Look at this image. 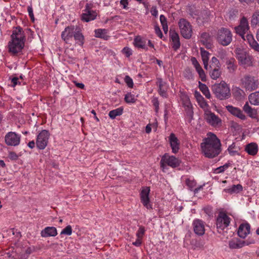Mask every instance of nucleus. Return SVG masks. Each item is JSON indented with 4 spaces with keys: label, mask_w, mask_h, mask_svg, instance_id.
Returning a JSON list of instances; mask_svg holds the SVG:
<instances>
[{
    "label": "nucleus",
    "mask_w": 259,
    "mask_h": 259,
    "mask_svg": "<svg viewBox=\"0 0 259 259\" xmlns=\"http://www.w3.org/2000/svg\"><path fill=\"white\" fill-rule=\"evenodd\" d=\"M201 151L204 156L212 158L218 156L221 152V143L217 136L212 133L207 134L206 137L200 144Z\"/></svg>",
    "instance_id": "nucleus-1"
},
{
    "label": "nucleus",
    "mask_w": 259,
    "mask_h": 259,
    "mask_svg": "<svg viewBox=\"0 0 259 259\" xmlns=\"http://www.w3.org/2000/svg\"><path fill=\"white\" fill-rule=\"evenodd\" d=\"M25 40L22 29L20 27L16 28L11 35V40L8 44L9 52L14 55L21 52L24 47Z\"/></svg>",
    "instance_id": "nucleus-2"
},
{
    "label": "nucleus",
    "mask_w": 259,
    "mask_h": 259,
    "mask_svg": "<svg viewBox=\"0 0 259 259\" xmlns=\"http://www.w3.org/2000/svg\"><path fill=\"white\" fill-rule=\"evenodd\" d=\"M61 37L66 44H71L73 37L76 43L80 46H82L84 42V36L81 32V29L76 25L66 27L61 33Z\"/></svg>",
    "instance_id": "nucleus-3"
},
{
    "label": "nucleus",
    "mask_w": 259,
    "mask_h": 259,
    "mask_svg": "<svg viewBox=\"0 0 259 259\" xmlns=\"http://www.w3.org/2000/svg\"><path fill=\"white\" fill-rule=\"evenodd\" d=\"M212 90L216 97L220 100L227 99L231 96L230 88L224 81L214 84L212 87Z\"/></svg>",
    "instance_id": "nucleus-4"
},
{
    "label": "nucleus",
    "mask_w": 259,
    "mask_h": 259,
    "mask_svg": "<svg viewBox=\"0 0 259 259\" xmlns=\"http://www.w3.org/2000/svg\"><path fill=\"white\" fill-rule=\"evenodd\" d=\"M160 164L162 171L166 172L168 169V166L172 168L178 167L180 164V160L173 155L165 153L161 157Z\"/></svg>",
    "instance_id": "nucleus-5"
},
{
    "label": "nucleus",
    "mask_w": 259,
    "mask_h": 259,
    "mask_svg": "<svg viewBox=\"0 0 259 259\" xmlns=\"http://www.w3.org/2000/svg\"><path fill=\"white\" fill-rule=\"evenodd\" d=\"M241 84L246 91L251 92L258 88L259 81L256 77L246 74L241 78Z\"/></svg>",
    "instance_id": "nucleus-6"
},
{
    "label": "nucleus",
    "mask_w": 259,
    "mask_h": 259,
    "mask_svg": "<svg viewBox=\"0 0 259 259\" xmlns=\"http://www.w3.org/2000/svg\"><path fill=\"white\" fill-rule=\"evenodd\" d=\"M233 35L228 28L222 27L218 31L216 36L217 41L223 46H227L232 41Z\"/></svg>",
    "instance_id": "nucleus-7"
},
{
    "label": "nucleus",
    "mask_w": 259,
    "mask_h": 259,
    "mask_svg": "<svg viewBox=\"0 0 259 259\" xmlns=\"http://www.w3.org/2000/svg\"><path fill=\"white\" fill-rule=\"evenodd\" d=\"M236 58L241 65L247 67L252 65V58L246 52L240 48H237L235 50Z\"/></svg>",
    "instance_id": "nucleus-8"
},
{
    "label": "nucleus",
    "mask_w": 259,
    "mask_h": 259,
    "mask_svg": "<svg viewBox=\"0 0 259 259\" xmlns=\"http://www.w3.org/2000/svg\"><path fill=\"white\" fill-rule=\"evenodd\" d=\"M178 25L182 35L186 39H189L192 34V28L190 23L185 19L179 20Z\"/></svg>",
    "instance_id": "nucleus-9"
},
{
    "label": "nucleus",
    "mask_w": 259,
    "mask_h": 259,
    "mask_svg": "<svg viewBox=\"0 0 259 259\" xmlns=\"http://www.w3.org/2000/svg\"><path fill=\"white\" fill-rule=\"evenodd\" d=\"M97 15L98 13L96 11L93 10V4L91 3L87 4L81 15V20L88 22L96 19Z\"/></svg>",
    "instance_id": "nucleus-10"
},
{
    "label": "nucleus",
    "mask_w": 259,
    "mask_h": 259,
    "mask_svg": "<svg viewBox=\"0 0 259 259\" xmlns=\"http://www.w3.org/2000/svg\"><path fill=\"white\" fill-rule=\"evenodd\" d=\"M50 133L47 130L41 131L37 135L36 145L40 150L44 149L48 145Z\"/></svg>",
    "instance_id": "nucleus-11"
},
{
    "label": "nucleus",
    "mask_w": 259,
    "mask_h": 259,
    "mask_svg": "<svg viewBox=\"0 0 259 259\" xmlns=\"http://www.w3.org/2000/svg\"><path fill=\"white\" fill-rule=\"evenodd\" d=\"M204 118L206 121L213 127H218L222 124L221 119L210 110L204 113Z\"/></svg>",
    "instance_id": "nucleus-12"
},
{
    "label": "nucleus",
    "mask_w": 259,
    "mask_h": 259,
    "mask_svg": "<svg viewBox=\"0 0 259 259\" xmlns=\"http://www.w3.org/2000/svg\"><path fill=\"white\" fill-rule=\"evenodd\" d=\"M230 218L224 212H220L217 217L216 225L218 229L223 230L230 225Z\"/></svg>",
    "instance_id": "nucleus-13"
},
{
    "label": "nucleus",
    "mask_w": 259,
    "mask_h": 259,
    "mask_svg": "<svg viewBox=\"0 0 259 259\" xmlns=\"http://www.w3.org/2000/svg\"><path fill=\"white\" fill-rule=\"evenodd\" d=\"M21 137L20 135L10 132L5 136V142L7 145L16 146L20 144Z\"/></svg>",
    "instance_id": "nucleus-14"
},
{
    "label": "nucleus",
    "mask_w": 259,
    "mask_h": 259,
    "mask_svg": "<svg viewBox=\"0 0 259 259\" xmlns=\"http://www.w3.org/2000/svg\"><path fill=\"white\" fill-rule=\"evenodd\" d=\"M194 232L199 236H202L205 233V222L202 220L196 219L192 222Z\"/></svg>",
    "instance_id": "nucleus-15"
},
{
    "label": "nucleus",
    "mask_w": 259,
    "mask_h": 259,
    "mask_svg": "<svg viewBox=\"0 0 259 259\" xmlns=\"http://www.w3.org/2000/svg\"><path fill=\"white\" fill-rule=\"evenodd\" d=\"M134 44L136 47L142 49L146 51H147L148 49L147 47V44H148V46L151 48H153L154 47V45L152 43L150 40H147L145 38H142L140 36H136L134 38Z\"/></svg>",
    "instance_id": "nucleus-16"
},
{
    "label": "nucleus",
    "mask_w": 259,
    "mask_h": 259,
    "mask_svg": "<svg viewBox=\"0 0 259 259\" xmlns=\"http://www.w3.org/2000/svg\"><path fill=\"white\" fill-rule=\"evenodd\" d=\"M254 241H244L241 240L238 238H233L229 241L228 244L229 248L233 249L242 248L245 245H248L250 244L254 243Z\"/></svg>",
    "instance_id": "nucleus-17"
},
{
    "label": "nucleus",
    "mask_w": 259,
    "mask_h": 259,
    "mask_svg": "<svg viewBox=\"0 0 259 259\" xmlns=\"http://www.w3.org/2000/svg\"><path fill=\"white\" fill-rule=\"evenodd\" d=\"M249 29L248 22L247 19L243 17L240 22V24L235 27L236 32L240 36H243L248 32Z\"/></svg>",
    "instance_id": "nucleus-18"
},
{
    "label": "nucleus",
    "mask_w": 259,
    "mask_h": 259,
    "mask_svg": "<svg viewBox=\"0 0 259 259\" xmlns=\"http://www.w3.org/2000/svg\"><path fill=\"white\" fill-rule=\"evenodd\" d=\"M168 142L173 153H177L180 149V143L174 133H171L168 137Z\"/></svg>",
    "instance_id": "nucleus-19"
},
{
    "label": "nucleus",
    "mask_w": 259,
    "mask_h": 259,
    "mask_svg": "<svg viewBox=\"0 0 259 259\" xmlns=\"http://www.w3.org/2000/svg\"><path fill=\"white\" fill-rule=\"evenodd\" d=\"M149 192L150 189L147 187L143 189L140 194L141 202L147 209L151 208V205L149 203Z\"/></svg>",
    "instance_id": "nucleus-20"
},
{
    "label": "nucleus",
    "mask_w": 259,
    "mask_h": 259,
    "mask_svg": "<svg viewBox=\"0 0 259 259\" xmlns=\"http://www.w3.org/2000/svg\"><path fill=\"white\" fill-rule=\"evenodd\" d=\"M226 108L231 114L237 117L240 119L245 120L246 119V116L239 108L231 105H228Z\"/></svg>",
    "instance_id": "nucleus-21"
},
{
    "label": "nucleus",
    "mask_w": 259,
    "mask_h": 259,
    "mask_svg": "<svg viewBox=\"0 0 259 259\" xmlns=\"http://www.w3.org/2000/svg\"><path fill=\"white\" fill-rule=\"evenodd\" d=\"M169 35L172 42V48L175 51H177L181 46L179 35L175 30L171 29L169 31Z\"/></svg>",
    "instance_id": "nucleus-22"
},
{
    "label": "nucleus",
    "mask_w": 259,
    "mask_h": 259,
    "mask_svg": "<svg viewBox=\"0 0 259 259\" xmlns=\"http://www.w3.org/2000/svg\"><path fill=\"white\" fill-rule=\"evenodd\" d=\"M157 85L158 86V93L159 95L164 98L167 97V94L166 93L167 85L166 83L163 81L161 78H158L156 82Z\"/></svg>",
    "instance_id": "nucleus-23"
},
{
    "label": "nucleus",
    "mask_w": 259,
    "mask_h": 259,
    "mask_svg": "<svg viewBox=\"0 0 259 259\" xmlns=\"http://www.w3.org/2000/svg\"><path fill=\"white\" fill-rule=\"evenodd\" d=\"M42 237H55L57 235V231L54 227H47L40 233Z\"/></svg>",
    "instance_id": "nucleus-24"
},
{
    "label": "nucleus",
    "mask_w": 259,
    "mask_h": 259,
    "mask_svg": "<svg viewBox=\"0 0 259 259\" xmlns=\"http://www.w3.org/2000/svg\"><path fill=\"white\" fill-rule=\"evenodd\" d=\"M250 226L248 224H243L240 225L238 229V236L242 238H245L250 233Z\"/></svg>",
    "instance_id": "nucleus-25"
},
{
    "label": "nucleus",
    "mask_w": 259,
    "mask_h": 259,
    "mask_svg": "<svg viewBox=\"0 0 259 259\" xmlns=\"http://www.w3.org/2000/svg\"><path fill=\"white\" fill-rule=\"evenodd\" d=\"M200 41L206 48L210 49L211 48L212 37L209 33L207 32L202 33L201 35Z\"/></svg>",
    "instance_id": "nucleus-26"
},
{
    "label": "nucleus",
    "mask_w": 259,
    "mask_h": 259,
    "mask_svg": "<svg viewBox=\"0 0 259 259\" xmlns=\"http://www.w3.org/2000/svg\"><path fill=\"white\" fill-rule=\"evenodd\" d=\"M258 150V145L255 143H250L247 144L245 147V151L250 155H255Z\"/></svg>",
    "instance_id": "nucleus-27"
},
{
    "label": "nucleus",
    "mask_w": 259,
    "mask_h": 259,
    "mask_svg": "<svg viewBox=\"0 0 259 259\" xmlns=\"http://www.w3.org/2000/svg\"><path fill=\"white\" fill-rule=\"evenodd\" d=\"M209 68V74L211 79L217 80L220 77L222 74L221 67Z\"/></svg>",
    "instance_id": "nucleus-28"
},
{
    "label": "nucleus",
    "mask_w": 259,
    "mask_h": 259,
    "mask_svg": "<svg viewBox=\"0 0 259 259\" xmlns=\"http://www.w3.org/2000/svg\"><path fill=\"white\" fill-rule=\"evenodd\" d=\"M243 111L247 114V115L252 118H255L257 116V111L254 108H252L248 104V102H246L243 107Z\"/></svg>",
    "instance_id": "nucleus-29"
},
{
    "label": "nucleus",
    "mask_w": 259,
    "mask_h": 259,
    "mask_svg": "<svg viewBox=\"0 0 259 259\" xmlns=\"http://www.w3.org/2000/svg\"><path fill=\"white\" fill-rule=\"evenodd\" d=\"M227 68L230 73L234 72L237 69L235 59L233 57H230L226 61Z\"/></svg>",
    "instance_id": "nucleus-30"
},
{
    "label": "nucleus",
    "mask_w": 259,
    "mask_h": 259,
    "mask_svg": "<svg viewBox=\"0 0 259 259\" xmlns=\"http://www.w3.org/2000/svg\"><path fill=\"white\" fill-rule=\"evenodd\" d=\"M243 190V187L240 184L233 185L232 186L225 189L224 191L227 193L233 194V193H238L242 191Z\"/></svg>",
    "instance_id": "nucleus-31"
},
{
    "label": "nucleus",
    "mask_w": 259,
    "mask_h": 259,
    "mask_svg": "<svg viewBox=\"0 0 259 259\" xmlns=\"http://www.w3.org/2000/svg\"><path fill=\"white\" fill-rule=\"evenodd\" d=\"M227 150L229 154L232 156L239 155L240 148L239 146H237L234 143L230 145Z\"/></svg>",
    "instance_id": "nucleus-32"
},
{
    "label": "nucleus",
    "mask_w": 259,
    "mask_h": 259,
    "mask_svg": "<svg viewBox=\"0 0 259 259\" xmlns=\"http://www.w3.org/2000/svg\"><path fill=\"white\" fill-rule=\"evenodd\" d=\"M250 103L253 105H259V91L250 94L248 96Z\"/></svg>",
    "instance_id": "nucleus-33"
},
{
    "label": "nucleus",
    "mask_w": 259,
    "mask_h": 259,
    "mask_svg": "<svg viewBox=\"0 0 259 259\" xmlns=\"http://www.w3.org/2000/svg\"><path fill=\"white\" fill-rule=\"evenodd\" d=\"M95 36L96 37L107 39L109 36L107 35V30L105 29H97L95 30Z\"/></svg>",
    "instance_id": "nucleus-34"
},
{
    "label": "nucleus",
    "mask_w": 259,
    "mask_h": 259,
    "mask_svg": "<svg viewBox=\"0 0 259 259\" xmlns=\"http://www.w3.org/2000/svg\"><path fill=\"white\" fill-rule=\"evenodd\" d=\"M199 88L206 98L209 99L211 97L210 92L206 84L199 81Z\"/></svg>",
    "instance_id": "nucleus-35"
},
{
    "label": "nucleus",
    "mask_w": 259,
    "mask_h": 259,
    "mask_svg": "<svg viewBox=\"0 0 259 259\" xmlns=\"http://www.w3.org/2000/svg\"><path fill=\"white\" fill-rule=\"evenodd\" d=\"M123 109L121 108H118L114 110H111L109 113V116L110 118L113 119L117 116H119L122 114Z\"/></svg>",
    "instance_id": "nucleus-36"
},
{
    "label": "nucleus",
    "mask_w": 259,
    "mask_h": 259,
    "mask_svg": "<svg viewBox=\"0 0 259 259\" xmlns=\"http://www.w3.org/2000/svg\"><path fill=\"white\" fill-rule=\"evenodd\" d=\"M242 38L246 42H248L250 47H251L256 41L254 39L253 35L251 34H243V36H241Z\"/></svg>",
    "instance_id": "nucleus-37"
},
{
    "label": "nucleus",
    "mask_w": 259,
    "mask_h": 259,
    "mask_svg": "<svg viewBox=\"0 0 259 259\" xmlns=\"http://www.w3.org/2000/svg\"><path fill=\"white\" fill-rule=\"evenodd\" d=\"M199 106L203 110L204 113L209 111V105L204 98L197 101Z\"/></svg>",
    "instance_id": "nucleus-38"
},
{
    "label": "nucleus",
    "mask_w": 259,
    "mask_h": 259,
    "mask_svg": "<svg viewBox=\"0 0 259 259\" xmlns=\"http://www.w3.org/2000/svg\"><path fill=\"white\" fill-rule=\"evenodd\" d=\"M251 24L253 26H259V12L253 13L251 20Z\"/></svg>",
    "instance_id": "nucleus-39"
},
{
    "label": "nucleus",
    "mask_w": 259,
    "mask_h": 259,
    "mask_svg": "<svg viewBox=\"0 0 259 259\" xmlns=\"http://www.w3.org/2000/svg\"><path fill=\"white\" fill-rule=\"evenodd\" d=\"M125 101L128 104L134 103L136 101V98L134 95L132 94L131 93H128L125 95Z\"/></svg>",
    "instance_id": "nucleus-40"
},
{
    "label": "nucleus",
    "mask_w": 259,
    "mask_h": 259,
    "mask_svg": "<svg viewBox=\"0 0 259 259\" xmlns=\"http://www.w3.org/2000/svg\"><path fill=\"white\" fill-rule=\"evenodd\" d=\"M200 53L201 56L202 60L203 62H206L209 61L210 54L203 48H200Z\"/></svg>",
    "instance_id": "nucleus-41"
},
{
    "label": "nucleus",
    "mask_w": 259,
    "mask_h": 259,
    "mask_svg": "<svg viewBox=\"0 0 259 259\" xmlns=\"http://www.w3.org/2000/svg\"><path fill=\"white\" fill-rule=\"evenodd\" d=\"M184 76L185 78L188 80L194 79V75L192 70L190 68H186L185 69L183 73Z\"/></svg>",
    "instance_id": "nucleus-42"
},
{
    "label": "nucleus",
    "mask_w": 259,
    "mask_h": 259,
    "mask_svg": "<svg viewBox=\"0 0 259 259\" xmlns=\"http://www.w3.org/2000/svg\"><path fill=\"white\" fill-rule=\"evenodd\" d=\"M231 164L230 162H228L225 163L224 165L221 166L218 168H217L214 170V172L216 174H220L224 172L230 166H231Z\"/></svg>",
    "instance_id": "nucleus-43"
},
{
    "label": "nucleus",
    "mask_w": 259,
    "mask_h": 259,
    "mask_svg": "<svg viewBox=\"0 0 259 259\" xmlns=\"http://www.w3.org/2000/svg\"><path fill=\"white\" fill-rule=\"evenodd\" d=\"M215 67H221V65L219 60L215 57H213L211 58L210 61L209 68H213Z\"/></svg>",
    "instance_id": "nucleus-44"
},
{
    "label": "nucleus",
    "mask_w": 259,
    "mask_h": 259,
    "mask_svg": "<svg viewBox=\"0 0 259 259\" xmlns=\"http://www.w3.org/2000/svg\"><path fill=\"white\" fill-rule=\"evenodd\" d=\"M217 56L218 58H219L221 60H222L223 61H226L227 59L229 58L227 57V52L224 50L219 51L218 52Z\"/></svg>",
    "instance_id": "nucleus-45"
},
{
    "label": "nucleus",
    "mask_w": 259,
    "mask_h": 259,
    "mask_svg": "<svg viewBox=\"0 0 259 259\" xmlns=\"http://www.w3.org/2000/svg\"><path fill=\"white\" fill-rule=\"evenodd\" d=\"M186 184L190 190H192L196 186V183L193 179L188 178L186 180Z\"/></svg>",
    "instance_id": "nucleus-46"
},
{
    "label": "nucleus",
    "mask_w": 259,
    "mask_h": 259,
    "mask_svg": "<svg viewBox=\"0 0 259 259\" xmlns=\"http://www.w3.org/2000/svg\"><path fill=\"white\" fill-rule=\"evenodd\" d=\"M72 232V229L70 225L67 226L63 229L60 233L61 235H71Z\"/></svg>",
    "instance_id": "nucleus-47"
},
{
    "label": "nucleus",
    "mask_w": 259,
    "mask_h": 259,
    "mask_svg": "<svg viewBox=\"0 0 259 259\" xmlns=\"http://www.w3.org/2000/svg\"><path fill=\"white\" fill-rule=\"evenodd\" d=\"M196 71L198 73L201 80L202 81H205L206 80V76L202 68L201 67L199 69H197Z\"/></svg>",
    "instance_id": "nucleus-48"
},
{
    "label": "nucleus",
    "mask_w": 259,
    "mask_h": 259,
    "mask_svg": "<svg viewBox=\"0 0 259 259\" xmlns=\"http://www.w3.org/2000/svg\"><path fill=\"white\" fill-rule=\"evenodd\" d=\"M146 230L145 228L142 226L139 227V228L136 233V236L138 238L142 239L143 235L145 233Z\"/></svg>",
    "instance_id": "nucleus-49"
},
{
    "label": "nucleus",
    "mask_w": 259,
    "mask_h": 259,
    "mask_svg": "<svg viewBox=\"0 0 259 259\" xmlns=\"http://www.w3.org/2000/svg\"><path fill=\"white\" fill-rule=\"evenodd\" d=\"M191 61L194 67L195 68V70H197V69H199L201 68V65L197 60L195 57H192L191 58Z\"/></svg>",
    "instance_id": "nucleus-50"
},
{
    "label": "nucleus",
    "mask_w": 259,
    "mask_h": 259,
    "mask_svg": "<svg viewBox=\"0 0 259 259\" xmlns=\"http://www.w3.org/2000/svg\"><path fill=\"white\" fill-rule=\"evenodd\" d=\"M184 106L187 107L188 110V112L191 114V115H192L193 114V111H192V104L191 103H190V101L189 100V99H187L185 103H184Z\"/></svg>",
    "instance_id": "nucleus-51"
},
{
    "label": "nucleus",
    "mask_w": 259,
    "mask_h": 259,
    "mask_svg": "<svg viewBox=\"0 0 259 259\" xmlns=\"http://www.w3.org/2000/svg\"><path fill=\"white\" fill-rule=\"evenodd\" d=\"M124 81L129 88H132L133 87L134 83L133 79L129 76L126 75L125 77Z\"/></svg>",
    "instance_id": "nucleus-52"
},
{
    "label": "nucleus",
    "mask_w": 259,
    "mask_h": 259,
    "mask_svg": "<svg viewBox=\"0 0 259 259\" xmlns=\"http://www.w3.org/2000/svg\"><path fill=\"white\" fill-rule=\"evenodd\" d=\"M122 52L127 57H129L132 54V50L127 47L124 48Z\"/></svg>",
    "instance_id": "nucleus-53"
},
{
    "label": "nucleus",
    "mask_w": 259,
    "mask_h": 259,
    "mask_svg": "<svg viewBox=\"0 0 259 259\" xmlns=\"http://www.w3.org/2000/svg\"><path fill=\"white\" fill-rule=\"evenodd\" d=\"M152 102L153 103V106L155 107V110L156 112H158L159 110V101L157 98H154L152 99Z\"/></svg>",
    "instance_id": "nucleus-54"
},
{
    "label": "nucleus",
    "mask_w": 259,
    "mask_h": 259,
    "mask_svg": "<svg viewBox=\"0 0 259 259\" xmlns=\"http://www.w3.org/2000/svg\"><path fill=\"white\" fill-rule=\"evenodd\" d=\"M27 11L29 14V17L33 21L34 20V17L33 13V9L31 6H28L27 7Z\"/></svg>",
    "instance_id": "nucleus-55"
},
{
    "label": "nucleus",
    "mask_w": 259,
    "mask_h": 259,
    "mask_svg": "<svg viewBox=\"0 0 259 259\" xmlns=\"http://www.w3.org/2000/svg\"><path fill=\"white\" fill-rule=\"evenodd\" d=\"M9 157L11 160H16L18 159V155L14 152H10L9 153Z\"/></svg>",
    "instance_id": "nucleus-56"
},
{
    "label": "nucleus",
    "mask_w": 259,
    "mask_h": 259,
    "mask_svg": "<svg viewBox=\"0 0 259 259\" xmlns=\"http://www.w3.org/2000/svg\"><path fill=\"white\" fill-rule=\"evenodd\" d=\"M160 21L162 25H167V20L163 15L160 16Z\"/></svg>",
    "instance_id": "nucleus-57"
},
{
    "label": "nucleus",
    "mask_w": 259,
    "mask_h": 259,
    "mask_svg": "<svg viewBox=\"0 0 259 259\" xmlns=\"http://www.w3.org/2000/svg\"><path fill=\"white\" fill-rule=\"evenodd\" d=\"M120 4L122 6L123 9H126L128 5V0H120Z\"/></svg>",
    "instance_id": "nucleus-58"
},
{
    "label": "nucleus",
    "mask_w": 259,
    "mask_h": 259,
    "mask_svg": "<svg viewBox=\"0 0 259 259\" xmlns=\"http://www.w3.org/2000/svg\"><path fill=\"white\" fill-rule=\"evenodd\" d=\"M18 78L17 77H14L12 78L11 82L12 83V86L14 87L18 84H20V82H18Z\"/></svg>",
    "instance_id": "nucleus-59"
},
{
    "label": "nucleus",
    "mask_w": 259,
    "mask_h": 259,
    "mask_svg": "<svg viewBox=\"0 0 259 259\" xmlns=\"http://www.w3.org/2000/svg\"><path fill=\"white\" fill-rule=\"evenodd\" d=\"M155 33L157 35V36L161 38L163 36V34H162V33L161 31L160 30V28L158 27H155Z\"/></svg>",
    "instance_id": "nucleus-60"
},
{
    "label": "nucleus",
    "mask_w": 259,
    "mask_h": 259,
    "mask_svg": "<svg viewBox=\"0 0 259 259\" xmlns=\"http://www.w3.org/2000/svg\"><path fill=\"white\" fill-rule=\"evenodd\" d=\"M250 47L255 51L259 52V44L256 41Z\"/></svg>",
    "instance_id": "nucleus-61"
},
{
    "label": "nucleus",
    "mask_w": 259,
    "mask_h": 259,
    "mask_svg": "<svg viewBox=\"0 0 259 259\" xmlns=\"http://www.w3.org/2000/svg\"><path fill=\"white\" fill-rule=\"evenodd\" d=\"M141 240L142 239L137 238L136 241L133 242V244L136 246H140L142 244Z\"/></svg>",
    "instance_id": "nucleus-62"
},
{
    "label": "nucleus",
    "mask_w": 259,
    "mask_h": 259,
    "mask_svg": "<svg viewBox=\"0 0 259 259\" xmlns=\"http://www.w3.org/2000/svg\"><path fill=\"white\" fill-rule=\"evenodd\" d=\"M195 97L197 101H198L199 100H200L202 99L203 97L201 95V94L197 91H196L195 92Z\"/></svg>",
    "instance_id": "nucleus-63"
},
{
    "label": "nucleus",
    "mask_w": 259,
    "mask_h": 259,
    "mask_svg": "<svg viewBox=\"0 0 259 259\" xmlns=\"http://www.w3.org/2000/svg\"><path fill=\"white\" fill-rule=\"evenodd\" d=\"M35 143L34 142V141H31L29 142L28 144V146L31 148L32 149L35 147Z\"/></svg>",
    "instance_id": "nucleus-64"
}]
</instances>
